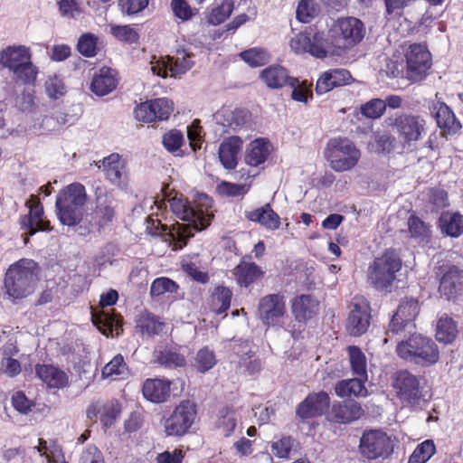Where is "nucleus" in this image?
Returning a JSON list of instances; mask_svg holds the SVG:
<instances>
[{
  "label": "nucleus",
  "instance_id": "f257e3e1",
  "mask_svg": "<svg viewBox=\"0 0 463 463\" xmlns=\"http://www.w3.org/2000/svg\"><path fill=\"white\" fill-rule=\"evenodd\" d=\"M172 212L181 220L189 223L176 222L172 225L169 235L174 241V250H181L186 246L195 232L206 229L213 218L211 211L213 200L206 194L190 203L182 194H175L168 200Z\"/></svg>",
  "mask_w": 463,
  "mask_h": 463
},
{
  "label": "nucleus",
  "instance_id": "f03ea898",
  "mask_svg": "<svg viewBox=\"0 0 463 463\" xmlns=\"http://www.w3.org/2000/svg\"><path fill=\"white\" fill-rule=\"evenodd\" d=\"M39 265L31 259H20L7 269L4 287L13 301L31 295L39 280Z\"/></svg>",
  "mask_w": 463,
  "mask_h": 463
},
{
  "label": "nucleus",
  "instance_id": "7ed1b4c3",
  "mask_svg": "<svg viewBox=\"0 0 463 463\" xmlns=\"http://www.w3.org/2000/svg\"><path fill=\"white\" fill-rule=\"evenodd\" d=\"M402 268L400 250L387 248L369 263L366 272L368 283L379 291H391Z\"/></svg>",
  "mask_w": 463,
  "mask_h": 463
},
{
  "label": "nucleus",
  "instance_id": "20e7f679",
  "mask_svg": "<svg viewBox=\"0 0 463 463\" xmlns=\"http://www.w3.org/2000/svg\"><path fill=\"white\" fill-rule=\"evenodd\" d=\"M88 201L85 186L74 182L61 189L56 196L55 207L59 221L67 226L78 225L83 217Z\"/></svg>",
  "mask_w": 463,
  "mask_h": 463
},
{
  "label": "nucleus",
  "instance_id": "39448f33",
  "mask_svg": "<svg viewBox=\"0 0 463 463\" xmlns=\"http://www.w3.org/2000/svg\"><path fill=\"white\" fill-rule=\"evenodd\" d=\"M396 353L403 360L422 367H429L439 360V351L436 343L430 337L413 335L400 342Z\"/></svg>",
  "mask_w": 463,
  "mask_h": 463
},
{
  "label": "nucleus",
  "instance_id": "423d86ee",
  "mask_svg": "<svg viewBox=\"0 0 463 463\" xmlns=\"http://www.w3.org/2000/svg\"><path fill=\"white\" fill-rule=\"evenodd\" d=\"M330 167L335 172L353 169L359 162L361 152L355 144L347 137L329 139L324 152Z\"/></svg>",
  "mask_w": 463,
  "mask_h": 463
},
{
  "label": "nucleus",
  "instance_id": "0eeeda50",
  "mask_svg": "<svg viewBox=\"0 0 463 463\" xmlns=\"http://www.w3.org/2000/svg\"><path fill=\"white\" fill-rule=\"evenodd\" d=\"M332 43L337 49H350L358 44L365 35V25L353 16L340 17L328 31Z\"/></svg>",
  "mask_w": 463,
  "mask_h": 463
},
{
  "label": "nucleus",
  "instance_id": "6e6552de",
  "mask_svg": "<svg viewBox=\"0 0 463 463\" xmlns=\"http://www.w3.org/2000/svg\"><path fill=\"white\" fill-rule=\"evenodd\" d=\"M404 146L417 143L426 134L427 121L419 115L402 112L395 115L390 124Z\"/></svg>",
  "mask_w": 463,
  "mask_h": 463
},
{
  "label": "nucleus",
  "instance_id": "1a4fd4ad",
  "mask_svg": "<svg viewBox=\"0 0 463 463\" xmlns=\"http://www.w3.org/2000/svg\"><path fill=\"white\" fill-rule=\"evenodd\" d=\"M94 201L95 207L90 214L89 223L90 227L100 232L116 216V200L104 185L99 184L94 188Z\"/></svg>",
  "mask_w": 463,
  "mask_h": 463
},
{
  "label": "nucleus",
  "instance_id": "9d476101",
  "mask_svg": "<svg viewBox=\"0 0 463 463\" xmlns=\"http://www.w3.org/2000/svg\"><path fill=\"white\" fill-rule=\"evenodd\" d=\"M197 417V406L190 400L177 404L164 423L167 436L182 437L189 432Z\"/></svg>",
  "mask_w": 463,
  "mask_h": 463
},
{
  "label": "nucleus",
  "instance_id": "9b49d317",
  "mask_svg": "<svg viewBox=\"0 0 463 463\" xmlns=\"http://www.w3.org/2000/svg\"><path fill=\"white\" fill-rule=\"evenodd\" d=\"M291 49L297 53L308 52L319 59L326 58L328 53H334L335 46L332 38L326 37L323 32L299 33L290 41Z\"/></svg>",
  "mask_w": 463,
  "mask_h": 463
},
{
  "label": "nucleus",
  "instance_id": "f8f14e48",
  "mask_svg": "<svg viewBox=\"0 0 463 463\" xmlns=\"http://www.w3.org/2000/svg\"><path fill=\"white\" fill-rule=\"evenodd\" d=\"M361 455L369 459L387 458L393 452L390 437L380 430H365L359 442Z\"/></svg>",
  "mask_w": 463,
  "mask_h": 463
},
{
  "label": "nucleus",
  "instance_id": "ddd939ff",
  "mask_svg": "<svg viewBox=\"0 0 463 463\" xmlns=\"http://www.w3.org/2000/svg\"><path fill=\"white\" fill-rule=\"evenodd\" d=\"M372 308L370 302L364 297L355 296L350 305L345 321V330L349 335L358 337L364 335L371 325Z\"/></svg>",
  "mask_w": 463,
  "mask_h": 463
},
{
  "label": "nucleus",
  "instance_id": "4468645a",
  "mask_svg": "<svg viewBox=\"0 0 463 463\" xmlns=\"http://www.w3.org/2000/svg\"><path fill=\"white\" fill-rule=\"evenodd\" d=\"M194 55L184 50H177L175 56L167 55L152 62L151 71L155 75L164 79L179 77L188 71L194 64Z\"/></svg>",
  "mask_w": 463,
  "mask_h": 463
},
{
  "label": "nucleus",
  "instance_id": "2eb2a0df",
  "mask_svg": "<svg viewBox=\"0 0 463 463\" xmlns=\"http://www.w3.org/2000/svg\"><path fill=\"white\" fill-rule=\"evenodd\" d=\"M25 205L29 208V213L20 216L19 223L21 229L24 231V242L27 244L30 236L38 232L52 231V227L50 221L45 218L43 205L36 196L32 195Z\"/></svg>",
  "mask_w": 463,
  "mask_h": 463
},
{
  "label": "nucleus",
  "instance_id": "dca6fc26",
  "mask_svg": "<svg viewBox=\"0 0 463 463\" xmlns=\"http://www.w3.org/2000/svg\"><path fill=\"white\" fill-rule=\"evenodd\" d=\"M407 78L412 81L424 79L431 67V54L425 45L412 43L405 52Z\"/></svg>",
  "mask_w": 463,
  "mask_h": 463
},
{
  "label": "nucleus",
  "instance_id": "f3484780",
  "mask_svg": "<svg viewBox=\"0 0 463 463\" xmlns=\"http://www.w3.org/2000/svg\"><path fill=\"white\" fill-rule=\"evenodd\" d=\"M174 111V103L167 98L146 100L134 109L135 118L139 122L153 123L167 120Z\"/></svg>",
  "mask_w": 463,
  "mask_h": 463
},
{
  "label": "nucleus",
  "instance_id": "a211bd4d",
  "mask_svg": "<svg viewBox=\"0 0 463 463\" xmlns=\"http://www.w3.org/2000/svg\"><path fill=\"white\" fill-rule=\"evenodd\" d=\"M396 396L410 405L418 404L421 398L419 378L407 370L398 371L393 380Z\"/></svg>",
  "mask_w": 463,
  "mask_h": 463
},
{
  "label": "nucleus",
  "instance_id": "6ab92c4d",
  "mask_svg": "<svg viewBox=\"0 0 463 463\" xmlns=\"http://www.w3.org/2000/svg\"><path fill=\"white\" fill-rule=\"evenodd\" d=\"M259 317L266 326H276L286 315V302L283 294H269L260 299Z\"/></svg>",
  "mask_w": 463,
  "mask_h": 463
},
{
  "label": "nucleus",
  "instance_id": "aec40b11",
  "mask_svg": "<svg viewBox=\"0 0 463 463\" xmlns=\"http://www.w3.org/2000/svg\"><path fill=\"white\" fill-rule=\"evenodd\" d=\"M330 397L325 391L309 393L296 409V415L301 420L320 417L329 409Z\"/></svg>",
  "mask_w": 463,
  "mask_h": 463
},
{
  "label": "nucleus",
  "instance_id": "412c9836",
  "mask_svg": "<svg viewBox=\"0 0 463 463\" xmlns=\"http://www.w3.org/2000/svg\"><path fill=\"white\" fill-rule=\"evenodd\" d=\"M419 313L420 304L418 299L405 297L401 300L389 323V331L392 334L402 332L409 324L415 320Z\"/></svg>",
  "mask_w": 463,
  "mask_h": 463
},
{
  "label": "nucleus",
  "instance_id": "4be33fe9",
  "mask_svg": "<svg viewBox=\"0 0 463 463\" xmlns=\"http://www.w3.org/2000/svg\"><path fill=\"white\" fill-rule=\"evenodd\" d=\"M364 415V410L358 402L345 400L333 402L327 420L333 423L346 425L360 420Z\"/></svg>",
  "mask_w": 463,
  "mask_h": 463
},
{
  "label": "nucleus",
  "instance_id": "5701e85b",
  "mask_svg": "<svg viewBox=\"0 0 463 463\" xmlns=\"http://www.w3.org/2000/svg\"><path fill=\"white\" fill-rule=\"evenodd\" d=\"M439 291L449 301L458 299L463 294V269L449 266L440 277Z\"/></svg>",
  "mask_w": 463,
  "mask_h": 463
},
{
  "label": "nucleus",
  "instance_id": "b1692460",
  "mask_svg": "<svg viewBox=\"0 0 463 463\" xmlns=\"http://www.w3.org/2000/svg\"><path fill=\"white\" fill-rule=\"evenodd\" d=\"M121 412V408L117 401H110L105 403L99 402H92L86 411L87 418L96 422L99 420L105 429L110 428Z\"/></svg>",
  "mask_w": 463,
  "mask_h": 463
},
{
  "label": "nucleus",
  "instance_id": "393cba45",
  "mask_svg": "<svg viewBox=\"0 0 463 463\" xmlns=\"http://www.w3.org/2000/svg\"><path fill=\"white\" fill-rule=\"evenodd\" d=\"M106 179L114 185L124 187L128 184L126 162L118 153H112L101 161Z\"/></svg>",
  "mask_w": 463,
  "mask_h": 463
},
{
  "label": "nucleus",
  "instance_id": "a878e982",
  "mask_svg": "<svg viewBox=\"0 0 463 463\" xmlns=\"http://www.w3.org/2000/svg\"><path fill=\"white\" fill-rule=\"evenodd\" d=\"M290 309L295 320L307 324L319 311V302L310 294H301L290 301Z\"/></svg>",
  "mask_w": 463,
  "mask_h": 463
},
{
  "label": "nucleus",
  "instance_id": "bb28decb",
  "mask_svg": "<svg viewBox=\"0 0 463 463\" xmlns=\"http://www.w3.org/2000/svg\"><path fill=\"white\" fill-rule=\"evenodd\" d=\"M353 81L352 75L345 69H330L324 71L317 80L316 92L318 95L325 94L335 88L350 84Z\"/></svg>",
  "mask_w": 463,
  "mask_h": 463
},
{
  "label": "nucleus",
  "instance_id": "cd10ccee",
  "mask_svg": "<svg viewBox=\"0 0 463 463\" xmlns=\"http://www.w3.org/2000/svg\"><path fill=\"white\" fill-rule=\"evenodd\" d=\"M430 109L438 127L444 135H455L461 128L460 122L445 102L439 100L433 102Z\"/></svg>",
  "mask_w": 463,
  "mask_h": 463
},
{
  "label": "nucleus",
  "instance_id": "c85d7f7f",
  "mask_svg": "<svg viewBox=\"0 0 463 463\" xmlns=\"http://www.w3.org/2000/svg\"><path fill=\"white\" fill-rule=\"evenodd\" d=\"M242 146V139L237 136L226 137L220 144L218 157L225 169L233 170L237 167Z\"/></svg>",
  "mask_w": 463,
  "mask_h": 463
},
{
  "label": "nucleus",
  "instance_id": "c756f323",
  "mask_svg": "<svg viewBox=\"0 0 463 463\" xmlns=\"http://www.w3.org/2000/svg\"><path fill=\"white\" fill-rule=\"evenodd\" d=\"M91 320L99 331L106 336L112 335L114 332L118 336L123 332V317L114 310L92 312Z\"/></svg>",
  "mask_w": 463,
  "mask_h": 463
},
{
  "label": "nucleus",
  "instance_id": "7c9ffc66",
  "mask_svg": "<svg viewBox=\"0 0 463 463\" xmlns=\"http://www.w3.org/2000/svg\"><path fill=\"white\" fill-rule=\"evenodd\" d=\"M118 71L110 67L103 66L93 74L90 90L102 97L112 92L118 86Z\"/></svg>",
  "mask_w": 463,
  "mask_h": 463
},
{
  "label": "nucleus",
  "instance_id": "2f4dec72",
  "mask_svg": "<svg viewBox=\"0 0 463 463\" xmlns=\"http://www.w3.org/2000/svg\"><path fill=\"white\" fill-rule=\"evenodd\" d=\"M250 256H244L233 269L232 275L240 287L249 288L264 277V271L255 262L247 261Z\"/></svg>",
  "mask_w": 463,
  "mask_h": 463
},
{
  "label": "nucleus",
  "instance_id": "473e14b6",
  "mask_svg": "<svg viewBox=\"0 0 463 463\" xmlns=\"http://www.w3.org/2000/svg\"><path fill=\"white\" fill-rule=\"evenodd\" d=\"M171 383L166 379L148 378L142 385L143 396L154 403L165 402L170 396Z\"/></svg>",
  "mask_w": 463,
  "mask_h": 463
},
{
  "label": "nucleus",
  "instance_id": "72a5a7b5",
  "mask_svg": "<svg viewBox=\"0 0 463 463\" xmlns=\"http://www.w3.org/2000/svg\"><path fill=\"white\" fill-rule=\"evenodd\" d=\"M245 217L248 221L259 223L269 231H276L280 227V217L272 209L270 203L245 212Z\"/></svg>",
  "mask_w": 463,
  "mask_h": 463
},
{
  "label": "nucleus",
  "instance_id": "f704fd0d",
  "mask_svg": "<svg viewBox=\"0 0 463 463\" xmlns=\"http://www.w3.org/2000/svg\"><path fill=\"white\" fill-rule=\"evenodd\" d=\"M35 373L50 388L61 389L68 384L66 373L52 364H37Z\"/></svg>",
  "mask_w": 463,
  "mask_h": 463
},
{
  "label": "nucleus",
  "instance_id": "c9c22d12",
  "mask_svg": "<svg viewBox=\"0 0 463 463\" xmlns=\"http://www.w3.org/2000/svg\"><path fill=\"white\" fill-rule=\"evenodd\" d=\"M31 59V50L24 45L8 46L0 52V64L10 71Z\"/></svg>",
  "mask_w": 463,
  "mask_h": 463
},
{
  "label": "nucleus",
  "instance_id": "e433bc0d",
  "mask_svg": "<svg viewBox=\"0 0 463 463\" xmlns=\"http://www.w3.org/2000/svg\"><path fill=\"white\" fill-rule=\"evenodd\" d=\"M260 78L269 89H282L291 80L288 71L281 65H269L261 71Z\"/></svg>",
  "mask_w": 463,
  "mask_h": 463
},
{
  "label": "nucleus",
  "instance_id": "4c0bfd02",
  "mask_svg": "<svg viewBox=\"0 0 463 463\" xmlns=\"http://www.w3.org/2000/svg\"><path fill=\"white\" fill-rule=\"evenodd\" d=\"M365 381L360 377L338 381L335 385V392L340 398L365 397L368 394Z\"/></svg>",
  "mask_w": 463,
  "mask_h": 463
},
{
  "label": "nucleus",
  "instance_id": "58836bf2",
  "mask_svg": "<svg viewBox=\"0 0 463 463\" xmlns=\"http://www.w3.org/2000/svg\"><path fill=\"white\" fill-rule=\"evenodd\" d=\"M129 375V368L121 354H116L101 369V377L112 381L126 380Z\"/></svg>",
  "mask_w": 463,
  "mask_h": 463
},
{
  "label": "nucleus",
  "instance_id": "ea45409f",
  "mask_svg": "<svg viewBox=\"0 0 463 463\" xmlns=\"http://www.w3.org/2000/svg\"><path fill=\"white\" fill-rule=\"evenodd\" d=\"M458 334L457 322L448 314L441 315L437 322L436 339L445 345L452 344Z\"/></svg>",
  "mask_w": 463,
  "mask_h": 463
},
{
  "label": "nucleus",
  "instance_id": "a19ab883",
  "mask_svg": "<svg viewBox=\"0 0 463 463\" xmlns=\"http://www.w3.org/2000/svg\"><path fill=\"white\" fill-rule=\"evenodd\" d=\"M269 142L263 138L253 140L247 148L245 163L250 166H259L263 164L269 155Z\"/></svg>",
  "mask_w": 463,
  "mask_h": 463
},
{
  "label": "nucleus",
  "instance_id": "79ce46f5",
  "mask_svg": "<svg viewBox=\"0 0 463 463\" xmlns=\"http://www.w3.org/2000/svg\"><path fill=\"white\" fill-rule=\"evenodd\" d=\"M439 227L442 233L458 238L463 233V215L458 213H442L439 219Z\"/></svg>",
  "mask_w": 463,
  "mask_h": 463
},
{
  "label": "nucleus",
  "instance_id": "37998d69",
  "mask_svg": "<svg viewBox=\"0 0 463 463\" xmlns=\"http://www.w3.org/2000/svg\"><path fill=\"white\" fill-rule=\"evenodd\" d=\"M232 291L228 287L217 286L210 296V306L215 314H222L231 307Z\"/></svg>",
  "mask_w": 463,
  "mask_h": 463
},
{
  "label": "nucleus",
  "instance_id": "c03bdc74",
  "mask_svg": "<svg viewBox=\"0 0 463 463\" xmlns=\"http://www.w3.org/2000/svg\"><path fill=\"white\" fill-rule=\"evenodd\" d=\"M165 323L160 321L159 317L146 312L141 314L137 320V328L142 335L153 336L163 331Z\"/></svg>",
  "mask_w": 463,
  "mask_h": 463
},
{
  "label": "nucleus",
  "instance_id": "a18cd8bd",
  "mask_svg": "<svg viewBox=\"0 0 463 463\" xmlns=\"http://www.w3.org/2000/svg\"><path fill=\"white\" fill-rule=\"evenodd\" d=\"M346 351L353 373L367 380V360L361 348L356 345H349Z\"/></svg>",
  "mask_w": 463,
  "mask_h": 463
},
{
  "label": "nucleus",
  "instance_id": "49530a36",
  "mask_svg": "<svg viewBox=\"0 0 463 463\" xmlns=\"http://www.w3.org/2000/svg\"><path fill=\"white\" fill-rule=\"evenodd\" d=\"M155 361L165 368L184 367L186 364L184 355L172 348L156 351Z\"/></svg>",
  "mask_w": 463,
  "mask_h": 463
},
{
  "label": "nucleus",
  "instance_id": "de8ad7c7",
  "mask_svg": "<svg viewBox=\"0 0 463 463\" xmlns=\"http://www.w3.org/2000/svg\"><path fill=\"white\" fill-rule=\"evenodd\" d=\"M36 449L42 456L47 458L48 463H68L61 447L55 440L48 442L43 439H39Z\"/></svg>",
  "mask_w": 463,
  "mask_h": 463
},
{
  "label": "nucleus",
  "instance_id": "09e8293b",
  "mask_svg": "<svg viewBox=\"0 0 463 463\" xmlns=\"http://www.w3.org/2000/svg\"><path fill=\"white\" fill-rule=\"evenodd\" d=\"M407 227L410 236L420 241H428L431 236L430 225L426 223L415 213L407 219Z\"/></svg>",
  "mask_w": 463,
  "mask_h": 463
},
{
  "label": "nucleus",
  "instance_id": "8fccbe9b",
  "mask_svg": "<svg viewBox=\"0 0 463 463\" xmlns=\"http://www.w3.org/2000/svg\"><path fill=\"white\" fill-rule=\"evenodd\" d=\"M216 425L222 430L225 437L232 435L237 425L235 411L232 406L225 405L219 410Z\"/></svg>",
  "mask_w": 463,
  "mask_h": 463
},
{
  "label": "nucleus",
  "instance_id": "3c124183",
  "mask_svg": "<svg viewBox=\"0 0 463 463\" xmlns=\"http://www.w3.org/2000/svg\"><path fill=\"white\" fill-rule=\"evenodd\" d=\"M234 9L233 0H222V3L212 8L206 16L208 24L219 25L230 17Z\"/></svg>",
  "mask_w": 463,
  "mask_h": 463
},
{
  "label": "nucleus",
  "instance_id": "603ef678",
  "mask_svg": "<svg viewBox=\"0 0 463 463\" xmlns=\"http://www.w3.org/2000/svg\"><path fill=\"white\" fill-rule=\"evenodd\" d=\"M239 56L250 67H260L269 61V54L261 47H253L240 52Z\"/></svg>",
  "mask_w": 463,
  "mask_h": 463
},
{
  "label": "nucleus",
  "instance_id": "864d4df0",
  "mask_svg": "<svg viewBox=\"0 0 463 463\" xmlns=\"http://www.w3.org/2000/svg\"><path fill=\"white\" fill-rule=\"evenodd\" d=\"M12 71L17 81H20L24 85H31L34 84L36 81L38 68L31 60H27L22 64H19V66Z\"/></svg>",
  "mask_w": 463,
  "mask_h": 463
},
{
  "label": "nucleus",
  "instance_id": "5fc2aeb1",
  "mask_svg": "<svg viewBox=\"0 0 463 463\" xmlns=\"http://www.w3.org/2000/svg\"><path fill=\"white\" fill-rule=\"evenodd\" d=\"M397 140L395 137L387 131H377L373 135L372 146H375V151L381 154L392 153L396 146Z\"/></svg>",
  "mask_w": 463,
  "mask_h": 463
},
{
  "label": "nucleus",
  "instance_id": "6e6d98bb",
  "mask_svg": "<svg viewBox=\"0 0 463 463\" xmlns=\"http://www.w3.org/2000/svg\"><path fill=\"white\" fill-rule=\"evenodd\" d=\"M436 452L434 441L426 439L420 443L409 458L408 463H426Z\"/></svg>",
  "mask_w": 463,
  "mask_h": 463
},
{
  "label": "nucleus",
  "instance_id": "4d7b16f0",
  "mask_svg": "<svg viewBox=\"0 0 463 463\" xmlns=\"http://www.w3.org/2000/svg\"><path fill=\"white\" fill-rule=\"evenodd\" d=\"M217 363L215 354L208 346L201 348L194 358V366L200 373L211 370Z\"/></svg>",
  "mask_w": 463,
  "mask_h": 463
},
{
  "label": "nucleus",
  "instance_id": "13d9d810",
  "mask_svg": "<svg viewBox=\"0 0 463 463\" xmlns=\"http://www.w3.org/2000/svg\"><path fill=\"white\" fill-rule=\"evenodd\" d=\"M295 439L288 435L281 436L270 445L271 453L278 458L288 459L294 447Z\"/></svg>",
  "mask_w": 463,
  "mask_h": 463
},
{
  "label": "nucleus",
  "instance_id": "bf43d9fd",
  "mask_svg": "<svg viewBox=\"0 0 463 463\" xmlns=\"http://www.w3.org/2000/svg\"><path fill=\"white\" fill-rule=\"evenodd\" d=\"M292 88L291 98L295 101L307 103L308 99H312V90L307 80L299 81L298 78L292 77L288 84Z\"/></svg>",
  "mask_w": 463,
  "mask_h": 463
},
{
  "label": "nucleus",
  "instance_id": "052dcab7",
  "mask_svg": "<svg viewBox=\"0 0 463 463\" xmlns=\"http://www.w3.org/2000/svg\"><path fill=\"white\" fill-rule=\"evenodd\" d=\"M77 51L84 57H94L98 53V37L90 33H83L78 40Z\"/></svg>",
  "mask_w": 463,
  "mask_h": 463
},
{
  "label": "nucleus",
  "instance_id": "680f3d73",
  "mask_svg": "<svg viewBox=\"0 0 463 463\" xmlns=\"http://www.w3.org/2000/svg\"><path fill=\"white\" fill-rule=\"evenodd\" d=\"M110 33L118 41L133 44L139 40V34L131 25H111Z\"/></svg>",
  "mask_w": 463,
  "mask_h": 463
},
{
  "label": "nucleus",
  "instance_id": "e2e57ef3",
  "mask_svg": "<svg viewBox=\"0 0 463 463\" xmlns=\"http://www.w3.org/2000/svg\"><path fill=\"white\" fill-rule=\"evenodd\" d=\"M162 144L166 151L175 154L184 144V134L178 129H170L163 135Z\"/></svg>",
  "mask_w": 463,
  "mask_h": 463
},
{
  "label": "nucleus",
  "instance_id": "0e129e2a",
  "mask_svg": "<svg viewBox=\"0 0 463 463\" xmlns=\"http://www.w3.org/2000/svg\"><path fill=\"white\" fill-rule=\"evenodd\" d=\"M386 110V103L382 99H372L360 108L361 114L371 119L380 118Z\"/></svg>",
  "mask_w": 463,
  "mask_h": 463
},
{
  "label": "nucleus",
  "instance_id": "69168bd1",
  "mask_svg": "<svg viewBox=\"0 0 463 463\" xmlns=\"http://www.w3.org/2000/svg\"><path fill=\"white\" fill-rule=\"evenodd\" d=\"M178 289V285L175 281L166 277H160L156 279L150 287L151 297H159L165 293H174Z\"/></svg>",
  "mask_w": 463,
  "mask_h": 463
},
{
  "label": "nucleus",
  "instance_id": "338daca9",
  "mask_svg": "<svg viewBox=\"0 0 463 463\" xmlns=\"http://www.w3.org/2000/svg\"><path fill=\"white\" fill-rule=\"evenodd\" d=\"M317 13L318 6L314 0H301L297 7V19L301 23L307 24Z\"/></svg>",
  "mask_w": 463,
  "mask_h": 463
},
{
  "label": "nucleus",
  "instance_id": "774afa93",
  "mask_svg": "<svg viewBox=\"0 0 463 463\" xmlns=\"http://www.w3.org/2000/svg\"><path fill=\"white\" fill-rule=\"evenodd\" d=\"M170 5L175 16L182 21L191 20L198 13L185 0H172Z\"/></svg>",
  "mask_w": 463,
  "mask_h": 463
}]
</instances>
